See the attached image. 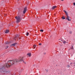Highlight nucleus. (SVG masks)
I'll list each match as a JSON object with an SVG mask.
<instances>
[{"label":"nucleus","instance_id":"f257e3e1","mask_svg":"<svg viewBox=\"0 0 75 75\" xmlns=\"http://www.w3.org/2000/svg\"><path fill=\"white\" fill-rule=\"evenodd\" d=\"M23 58V57H20L18 59H16L12 60H8V63L5 64L4 67L9 68L11 66L16 64L19 62H23L24 63L26 64L25 62H24Z\"/></svg>","mask_w":75,"mask_h":75},{"label":"nucleus","instance_id":"f03ea898","mask_svg":"<svg viewBox=\"0 0 75 75\" xmlns=\"http://www.w3.org/2000/svg\"><path fill=\"white\" fill-rule=\"evenodd\" d=\"M15 19H16V22L17 23H18L20 22L21 21V17L18 16V17L16 16L15 17Z\"/></svg>","mask_w":75,"mask_h":75},{"label":"nucleus","instance_id":"7ed1b4c3","mask_svg":"<svg viewBox=\"0 0 75 75\" xmlns=\"http://www.w3.org/2000/svg\"><path fill=\"white\" fill-rule=\"evenodd\" d=\"M67 18H66V19H67L69 21H71V19H70V17L69 16H67Z\"/></svg>","mask_w":75,"mask_h":75},{"label":"nucleus","instance_id":"20e7f679","mask_svg":"<svg viewBox=\"0 0 75 75\" xmlns=\"http://www.w3.org/2000/svg\"><path fill=\"white\" fill-rule=\"evenodd\" d=\"M17 44L16 43H14L12 45H11V47H14Z\"/></svg>","mask_w":75,"mask_h":75},{"label":"nucleus","instance_id":"39448f33","mask_svg":"<svg viewBox=\"0 0 75 75\" xmlns=\"http://www.w3.org/2000/svg\"><path fill=\"white\" fill-rule=\"evenodd\" d=\"M9 31L8 30H6L5 31V33H9Z\"/></svg>","mask_w":75,"mask_h":75},{"label":"nucleus","instance_id":"423d86ee","mask_svg":"<svg viewBox=\"0 0 75 75\" xmlns=\"http://www.w3.org/2000/svg\"><path fill=\"white\" fill-rule=\"evenodd\" d=\"M57 7L56 6H53L52 8V10H54V9H55V8H56Z\"/></svg>","mask_w":75,"mask_h":75},{"label":"nucleus","instance_id":"0eeeda50","mask_svg":"<svg viewBox=\"0 0 75 75\" xmlns=\"http://www.w3.org/2000/svg\"><path fill=\"white\" fill-rule=\"evenodd\" d=\"M64 11L65 12V14H66V15L67 16V17L68 16V13H67L65 10H64Z\"/></svg>","mask_w":75,"mask_h":75},{"label":"nucleus","instance_id":"6e6552de","mask_svg":"<svg viewBox=\"0 0 75 75\" xmlns=\"http://www.w3.org/2000/svg\"><path fill=\"white\" fill-rule=\"evenodd\" d=\"M64 11L65 12V14H66V15L67 16V17L68 16V13H67L65 10H64Z\"/></svg>","mask_w":75,"mask_h":75},{"label":"nucleus","instance_id":"1a4fd4ad","mask_svg":"<svg viewBox=\"0 0 75 75\" xmlns=\"http://www.w3.org/2000/svg\"><path fill=\"white\" fill-rule=\"evenodd\" d=\"M62 42L63 44H65L66 43H67V42H66L64 40L62 41Z\"/></svg>","mask_w":75,"mask_h":75},{"label":"nucleus","instance_id":"9d476101","mask_svg":"<svg viewBox=\"0 0 75 75\" xmlns=\"http://www.w3.org/2000/svg\"><path fill=\"white\" fill-rule=\"evenodd\" d=\"M26 11V10H24V11H23V14H25Z\"/></svg>","mask_w":75,"mask_h":75},{"label":"nucleus","instance_id":"9b49d317","mask_svg":"<svg viewBox=\"0 0 75 75\" xmlns=\"http://www.w3.org/2000/svg\"><path fill=\"white\" fill-rule=\"evenodd\" d=\"M27 55H28V56L29 57H31V54L30 53H28V54H27Z\"/></svg>","mask_w":75,"mask_h":75},{"label":"nucleus","instance_id":"f8f14e48","mask_svg":"<svg viewBox=\"0 0 75 75\" xmlns=\"http://www.w3.org/2000/svg\"><path fill=\"white\" fill-rule=\"evenodd\" d=\"M34 48L35 49V47H36V45H34L33 46Z\"/></svg>","mask_w":75,"mask_h":75},{"label":"nucleus","instance_id":"ddd939ff","mask_svg":"<svg viewBox=\"0 0 75 75\" xmlns=\"http://www.w3.org/2000/svg\"><path fill=\"white\" fill-rule=\"evenodd\" d=\"M26 36H28L29 35V33L28 32L26 34Z\"/></svg>","mask_w":75,"mask_h":75},{"label":"nucleus","instance_id":"4468645a","mask_svg":"<svg viewBox=\"0 0 75 75\" xmlns=\"http://www.w3.org/2000/svg\"><path fill=\"white\" fill-rule=\"evenodd\" d=\"M62 19L63 20H64L65 19V18L64 17V16H63L62 17Z\"/></svg>","mask_w":75,"mask_h":75},{"label":"nucleus","instance_id":"2eb2a0df","mask_svg":"<svg viewBox=\"0 0 75 75\" xmlns=\"http://www.w3.org/2000/svg\"><path fill=\"white\" fill-rule=\"evenodd\" d=\"M26 9H27V7H25L24 8V10H26Z\"/></svg>","mask_w":75,"mask_h":75},{"label":"nucleus","instance_id":"dca6fc26","mask_svg":"<svg viewBox=\"0 0 75 75\" xmlns=\"http://www.w3.org/2000/svg\"><path fill=\"white\" fill-rule=\"evenodd\" d=\"M9 43V42H6L5 43V44L6 45V44H8Z\"/></svg>","mask_w":75,"mask_h":75},{"label":"nucleus","instance_id":"f3484780","mask_svg":"<svg viewBox=\"0 0 75 75\" xmlns=\"http://www.w3.org/2000/svg\"><path fill=\"white\" fill-rule=\"evenodd\" d=\"M16 39H17L16 38V37L15 36V37H14V40H16Z\"/></svg>","mask_w":75,"mask_h":75},{"label":"nucleus","instance_id":"a211bd4d","mask_svg":"<svg viewBox=\"0 0 75 75\" xmlns=\"http://www.w3.org/2000/svg\"><path fill=\"white\" fill-rule=\"evenodd\" d=\"M40 32H43L44 31V30H40Z\"/></svg>","mask_w":75,"mask_h":75},{"label":"nucleus","instance_id":"6ab92c4d","mask_svg":"<svg viewBox=\"0 0 75 75\" xmlns=\"http://www.w3.org/2000/svg\"><path fill=\"white\" fill-rule=\"evenodd\" d=\"M72 32V31H69V33L70 34H71Z\"/></svg>","mask_w":75,"mask_h":75},{"label":"nucleus","instance_id":"aec40b11","mask_svg":"<svg viewBox=\"0 0 75 75\" xmlns=\"http://www.w3.org/2000/svg\"><path fill=\"white\" fill-rule=\"evenodd\" d=\"M67 68H69L70 67V66L69 65H68L67 66Z\"/></svg>","mask_w":75,"mask_h":75},{"label":"nucleus","instance_id":"412c9836","mask_svg":"<svg viewBox=\"0 0 75 75\" xmlns=\"http://www.w3.org/2000/svg\"><path fill=\"white\" fill-rule=\"evenodd\" d=\"M72 47L71 48V49H74V48H73V46H72Z\"/></svg>","mask_w":75,"mask_h":75},{"label":"nucleus","instance_id":"4be33fe9","mask_svg":"<svg viewBox=\"0 0 75 75\" xmlns=\"http://www.w3.org/2000/svg\"><path fill=\"white\" fill-rule=\"evenodd\" d=\"M39 45H42V43H39Z\"/></svg>","mask_w":75,"mask_h":75},{"label":"nucleus","instance_id":"5701e85b","mask_svg":"<svg viewBox=\"0 0 75 75\" xmlns=\"http://www.w3.org/2000/svg\"><path fill=\"white\" fill-rule=\"evenodd\" d=\"M8 47V46H6V49H7Z\"/></svg>","mask_w":75,"mask_h":75},{"label":"nucleus","instance_id":"b1692460","mask_svg":"<svg viewBox=\"0 0 75 75\" xmlns=\"http://www.w3.org/2000/svg\"><path fill=\"white\" fill-rule=\"evenodd\" d=\"M73 4L74 6H75V3H74Z\"/></svg>","mask_w":75,"mask_h":75},{"label":"nucleus","instance_id":"393cba45","mask_svg":"<svg viewBox=\"0 0 75 75\" xmlns=\"http://www.w3.org/2000/svg\"><path fill=\"white\" fill-rule=\"evenodd\" d=\"M74 66H75V62L74 63Z\"/></svg>","mask_w":75,"mask_h":75},{"label":"nucleus","instance_id":"a878e982","mask_svg":"<svg viewBox=\"0 0 75 75\" xmlns=\"http://www.w3.org/2000/svg\"><path fill=\"white\" fill-rule=\"evenodd\" d=\"M46 71L47 72L48 71L47 70H46Z\"/></svg>","mask_w":75,"mask_h":75},{"label":"nucleus","instance_id":"bb28decb","mask_svg":"<svg viewBox=\"0 0 75 75\" xmlns=\"http://www.w3.org/2000/svg\"><path fill=\"white\" fill-rule=\"evenodd\" d=\"M46 54V53H45H45H44V54Z\"/></svg>","mask_w":75,"mask_h":75},{"label":"nucleus","instance_id":"cd10ccee","mask_svg":"<svg viewBox=\"0 0 75 75\" xmlns=\"http://www.w3.org/2000/svg\"><path fill=\"white\" fill-rule=\"evenodd\" d=\"M72 64V63H71L70 64Z\"/></svg>","mask_w":75,"mask_h":75},{"label":"nucleus","instance_id":"c85d7f7f","mask_svg":"<svg viewBox=\"0 0 75 75\" xmlns=\"http://www.w3.org/2000/svg\"><path fill=\"white\" fill-rule=\"evenodd\" d=\"M62 1H63L64 0H61Z\"/></svg>","mask_w":75,"mask_h":75},{"label":"nucleus","instance_id":"c756f323","mask_svg":"<svg viewBox=\"0 0 75 75\" xmlns=\"http://www.w3.org/2000/svg\"><path fill=\"white\" fill-rule=\"evenodd\" d=\"M6 16V15H5V16Z\"/></svg>","mask_w":75,"mask_h":75},{"label":"nucleus","instance_id":"7c9ffc66","mask_svg":"<svg viewBox=\"0 0 75 75\" xmlns=\"http://www.w3.org/2000/svg\"><path fill=\"white\" fill-rule=\"evenodd\" d=\"M18 1H19V0H18Z\"/></svg>","mask_w":75,"mask_h":75}]
</instances>
